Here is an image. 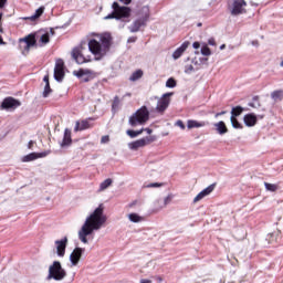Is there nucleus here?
<instances>
[{"mask_svg":"<svg viewBox=\"0 0 283 283\" xmlns=\"http://www.w3.org/2000/svg\"><path fill=\"white\" fill-rule=\"evenodd\" d=\"M104 211L105 207L101 203L94 212L86 218V221L78 231V239L83 244H87V235H92L94 231H98V229L107 222V217L104 214Z\"/></svg>","mask_w":283,"mask_h":283,"instance_id":"nucleus-1","label":"nucleus"},{"mask_svg":"<svg viewBox=\"0 0 283 283\" xmlns=\"http://www.w3.org/2000/svg\"><path fill=\"white\" fill-rule=\"evenodd\" d=\"M93 36L95 38L88 41V50L95 55L96 61H101L112 50L114 38L109 32L93 33Z\"/></svg>","mask_w":283,"mask_h":283,"instance_id":"nucleus-2","label":"nucleus"},{"mask_svg":"<svg viewBox=\"0 0 283 283\" xmlns=\"http://www.w3.org/2000/svg\"><path fill=\"white\" fill-rule=\"evenodd\" d=\"M112 8L113 12L106 15L104 19H116L118 21L120 19H129L132 17V9L129 7H120L118 2H113Z\"/></svg>","mask_w":283,"mask_h":283,"instance_id":"nucleus-3","label":"nucleus"},{"mask_svg":"<svg viewBox=\"0 0 283 283\" xmlns=\"http://www.w3.org/2000/svg\"><path fill=\"white\" fill-rule=\"evenodd\" d=\"M149 120V109L147 106H142L129 117V125L136 127L137 125H145Z\"/></svg>","mask_w":283,"mask_h":283,"instance_id":"nucleus-4","label":"nucleus"},{"mask_svg":"<svg viewBox=\"0 0 283 283\" xmlns=\"http://www.w3.org/2000/svg\"><path fill=\"white\" fill-rule=\"evenodd\" d=\"M34 45H36V35L34 33H30L19 40V50L22 52L23 56H28Z\"/></svg>","mask_w":283,"mask_h":283,"instance_id":"nucleus-5","label":"nucleus"},{"mask_svg":"<svg viewBox=\"0 0 283 283\" xmlns=\"http://www.w3.org/2000/svg\"><path fill=\"white\" fill-rule=\"evenodd\" d=\"M67 275L63 266H61V262L54 261L52 265L49 268L48 280H55L56 282H61Z\"/></svg>","mask_w":283,"mask_h":283,"instance_id":"nucleus-6","label":"nucleus"},{"mask_svg":"<svg viewBox=\"0 0 283 283\" xmlns=\"http://www.w3.org/2000/svg\"><path fill=\"white\" fill-rule=\"evenodd\" d=\"M171 96H174V93H166L158 99L156 106V112H158V114H165V111L171 103Z\"/></svg>","mask_w":283,"mask_h":283,"instance_id":"nucleus-7","label":"nucleus"},{"mask_svg":"<svg viewBox=\"0 0 283 283\" xmlns=\"http://www.w3.org/2000/svg\"><path fill=\"white\" fill-rule=\"evenodd\" d=\"M74 76L82 78L84 83H90L93 78H96V73L90 69H80L73 72Z\"/></svg>","mask_w":283,"mask_h":283,"instance_id":"nucleus-8","label":"nucleus"},{"mask_svg":"<svg viewBox=\"0 0 283 283\" xmlns=\"http://www.w3.org/2000/svg\"><path fill=\"white\" fill-rule=\"evenodd\" d=\"M54 78L57 83H61L65 78V62L62 59L55 62Z\"/></svg>","mask_w":283,"mask_h":283,"instance_id":"nucleus-9","label":"nucleus"},{"mask_svg":"<svg viewBox=\"0 0 283 283\" xmlns=\"http://www.w3.org/2000/svg\"><path fill=\"white\" fill-rule=\"evenodd\" d=\"M72 59L75 60L77 65H83V63H90V61H92V60H87V57L83 55V45L75 46L72 50Z\"/></svg>","mask_w":283,"mask_h":283,"instance_id":"nucleus-10","label":"nucleus"},{"mask_svg":"<svg viewBox=\"0 0 283 283\" xmlns=\"http://www.w3.org/2000/svg\"><path fill=\"white\" fill-rule=\"evenodd\" d=\"M145 15L143 18L137 19L133 25L130 27V32H138L143 25L147 24V21H149V9H144Z\"/></svg>","mask_w":283,"mask_h":283,"instance_id":"nucleus-11","label":"nucleus"},{"mask_svg":"<svg viewBox=\"0 0 283 283\" xmlns=\"http://www.w3.org/2000/svg\"><path fill=\"white\" fill-rule=\"evenodd\" d=\"M17 107H21V103L11 96L6 97L1 103V109H17Z\"/></svg>","mask_w":283,"mask_h":283,"instance_id":"nucleus-12","label":"nucleus"},{"mask_svg":"<svg viewBox=\"0 0 283 283\" xmlns=\"http://www.w3.org/2000/svg\"><path fill=\"white\" fill-rule=\"evenodd\" d=\"M90 120H96V118L90 117L81 122L77 120L75 123L74 132H85V129H92V127H94V124L90 123Z\"/></svg>","mask_w":283,"mask_h":283,"instance_id":"nucleus-13","label":"nucleus"},{"mask_svg":"<svg viewBox=\"0 0 283 283\" xmlns=\"http://www.w3.org/2000/svg\"><path fill=\"white\" fill-rule=\"evenodd\" d=\"M247 6V1L244 0H234L233 1V7H232V14L238 15V14H244L247 10L244 9Z\"/></svg>","mask_w":283,"mask_h":283,"instance_id":"nucleus-14","label":"nucleus"},{"mask_svg":"<svg viewBox=\"0 0 283 283\" xmlns=\"http://www.w3.org/2000/svg\"><path fill=\"white\" fill-rule=\"evenodd\" d=\"M55 247H56V253L59 258H64L65 249H67V237H64L62 240H56Z\"/></svg>","mask_w":283,"mask_h":283,"instance_id":"nucleus-15","label":"nucleus"},{"mask_svg":"<svg viewBox=\"0 0 283 283\" xmlns=\"http://www.w3.org/2000/svg\"><path fill=\"white\" fill-rule=\"evenodd\" d=\"M216 189V184H212L210 186H208L207 188H205L201 192H199L195 198H193V202H200V200H202V198H207V196H209L211 192H213Z\"/></svg>","mask_w":283,"mask_h":283,"instance_id":"nucleus-16","label":"nucleus"},{"mask_svg":"<svg viewBox=\"0 0 283 283\" xmlns=\"http://www.w3.org/2000/svg\"><path fill=\"white\" fill-rule=\"evenodd\" d=\"M83 251H85V249L75 248L73 250V252L71 253L70 260H71L73 266H76V264H78V262H81V258L83 255Z\"/></svg>","mask_w":283,"mask_h":283,"instance_id":"nucleus-17","label":"nucleus"},{"mask_svg":"<svg viewBox=\"0 0 283 283\" xmlns=\"http://www.w3.org/2000/svg\"><path fill=\"white\" fill-rule=\"evenodd\" d=\"M189 45H191V43L189 41L184 42L174 53H172V59L175 61H178V59H180V56H182L185 54V52H187V49L189 48Z\"/></svg>","mask_w":283,"mask_h":283,"instance_id":"nucleus-18","label":"nucleus"},{"mask_svg":"<svg viewBox=\"0 0 283 283\" xmlns=\"http://www.w3.org/2000/svg\"><path fill=\"white\" fill-rule=\"evenodd\" d=\"M49 153H30L22 157V163H32V160H38V158H45Z\"/></svg>","mask_w":283,"mask_h":283,"instance_id":"nucleus-19","label":"nucleus"},{"mask_svg":"<svg viewBox=\"0 0 283 283\" xmlns=\"http://www.w3.org/2000/svg\"><path fill=\"white\" fill-rule=\"evenodd\" d=\"M243 123L247 127H255V125H258V116L253 113L247 114L243 117Z\"/></svg>","mask_w":283,"mask_h":283,"instance_id":"nucleus-20","label":"nucleus"},{"mask_svg":"<svg viewBox=\"0 0 283 283\" xmlns=\"http://www.w3.org/2000/svg\"><path fill=\"white\" fill-rule=\"evenodd\" d=\"M70 145H72V130H70V128H66L64 130V137L61 147H67Z\"/></svg>","mask_w":283,"mask_h":283,"instance_id":"nucleus-21","label":"nucleus"},{"mask_svg":"<svg viewBox=\"0 0 283 283\" xmlns=\"http://www.w3.org/2000/svg\"><path fill=\"white\" fill-rule=\"evenodd\" d=\"M140 147H145V140H143V139H137L129 144V149H133L134 151H138V149H140Z\"/></svg>","mask_w":283,"mask_h":283,"instance_id":"nucleus-22","label":"nucleus"},{"mask_svg":"<svg viewBox=\"0 0 283 283\" xmlns=\"http://www.w3.org/2000/svg\"><path fill=\"white\" fill-rule=\"evenodd\" d=\"M214 127L217 128L218 134H220L221 136L229 132V128H227V124H224V122H219L214 124Z\"/></svg>","mask_w":283,"mask_h":283,"instance_id":"nucleus-23","label":"nucleus"},{"mask_svg":"<svg viewBox=\"0 0 283 283\" xmlns=\"http://www.w3.org/2000/svg\"><path fill=\"white\" fill-rule=\"evenodd\" d=\"M43 12H45V7H40L33 15L25 19H28L29 21H36V19H40V17H43Z\"/></svg>","mask_w":283,"mask_h":283,"instance_id":"nucleus-24","label":"nucleus"},{"mask_svg":"<svg viewBox=\"0 0 283 283\" xmlns=\"http://www.w3.org/2000/svg\"><path fill=\"white\" fill-rule=\"evenodd\" d=\"M143 70H137L129 76V81H132L133 83H135V81H140V78H143Z\"/></svg>","mask_w":283,"mask_h":283,"instance_id":"nucleus-25","label":"nucleus"},{"mask_svg":"<svg viewBox=\"0 0 283 283\" xmlns=\"http://www.w3.org/2000/svg\"><path fill=\"white\" fill-rule=\"evenodd\" d=\"M244 112V108L242 106H235L231 111V117L238 118L242 113Z\"/></svg>","mask_w":283,"mask_h":283,"instance_id":"nucleus-26","label":"nucleus"},{"mask_svg":"<svg viewBox=\"0 0 283 283\" xmlns=\"http://www.w3.org/2000/svg\"><path fill=\"white\" fill-rule=\"evenodd\" d=\"M113 182H114V180H112V178L104 180L99 185V191H105V189H108V187H112Z\"/></svg>","mask_w":283,"mask_h":283,"instance_id":"nucleus-27","label":"nucleus"},{"mask_svg":"<svg viewBox=\"0 0 283 283\" xmlns=\"http://www.w3.org/2000/svg\"><path fill=\"white\" fill-rule=\"evenodd\" d=\"M195 127H205V124L197 120H188V129H193Z\"/></svg>","mask_w":283,"mask_h":283,"instance_id":"nucleus-28","label":"nucleus"},{"mask_svg":"<svg viewBox=\"0 0 283 283\" xmlns=\"http://www.w3.org/2000/svg\"><path fill=\"white\" fill-rule=\"evenodd\" d=\"M143 132H145V129H139V130H132V129H128L126 132L127 136H129L130 138H136V136H140V134H143Z\"/></svg>","mask_w":283,"mask_h":283,"instance_id":"nucleus-29","label":"nucleus"},{"mask_svg":"<svg viewBox=\"0 0 283 283\" xmlns=\"http://www.w3.org/2000/svg\"><path fill=\"white\" fill-rule=\"evenodd\" d=\"M231 125L234 127V129H243L244 126L240 124L237 117H230Z\"/></svg>","mask_w":283,"mask_h":283,"instance_id":"nucleus-30","label":"nucleus"},{"mask_svg":"<svg viewBox=\"0 0 283 283\" xmlns=\"http://www.w3.org/2000/svg\"><path fill=\"white\" fill-rule=\"evenodd\" d=\"M264 187L266 189V191H272L275 192L277 191V189H280V187L275 184H269V182H264Z\"/></svg>","mask_w":283,"mask_h":283,"instance_id":"nucleus-31","label":"nucleus"},{"mask_svg":"<svg viewBox=\"0 0 283 283\" xmlns=\"http://www.w3.org/2000/svg\"><path fill=\"white\" fill-rule=\"evenodd\" d=\"M128 219L130 222H143V217L138 216L137 213L128 214Z\"/></svg>","mask_w":283,"mask_h":283,"instance_id":"nucleus-32","label":"nucleus"},{"mask_svg":"<svg viewBox=\"0 0 283 283\" xmlns=\"http://www.w3.org/2000/svg\"><path fill=\"white\" fill-rule=\"evenodd\" d=\"M40 42L42 45H48L50 43V33H44L40 36Z\"/></svg>","mask_w":283,"mask_h":283,"instance_id":"nucleus-33","label":"nucleus"},{"mask_svg":"<svg viewBox=\"0 0 283 283\" xmlns=\"http://www.w3.org/2000/svg\"><path fill=\"white\" fill-rule=\"evenodd\" d=\"M272 98L273 101L277 102V101H282L283 98V92L282 91H274L272 93Z\"/></svg>","mask_w":283,"mask_h":283,"instance_id":"nucleus-34","label":"nucleus"},{"mask_svg":"<svg viewBox=\"0 0 283 283\" xmlns=\"http://www.w3.org/2000/svg\"><path fill=\"white\" fill-rule=\"evenodd\" d=\"M142 140L145 142V147H147V145H151V143H156V136H147L142 138Z\"/></svg>","mask_w":283,"mask_h":283,"instance_id":"nucleus-35","label":"nucleus"},{"mask_svg":"<svg viewBox=\"0 0 283 283\" xmlns=\"http://www.w3.org/2000/svg\"><path fill=\"white\" fill-rule=\"evenodd\" d=\"M176 85H178V83L176 82V78H174V77L168 78L166 82V87L174 88V87H176Z\"/></svg>","mask_w":283,"mask_h":283,"instance_id":"nucleus-36","label":"nucleus"},{"mask_svg":"<svg viewBox=\"0 0 283 283\" xmlns=\"http://www.w3.org/2000/svg\"><path fill=\"white\" fill-rule=\"evenodd\" d=\"M52 94V88L50 87V84H45L44 91H43V97L48 98Z\"/></svg>","mask_w":283,"mask_h":283,"instance_id":"nucleus-37","label":"nucleus"},{"mask_svg":"<svg viewBox=\"0 0 283 283\" xmlns=\"http://www.w3.org/2000/svg\"><path fill=\"white\" fill-rule=\"evenodd\" d=\"M201 54L203 56H211V49H209V46L205 45L201 48Z\"/></svg>","mask_w":283,"mask_h":283,"instance_id":"nucleus-38","label":"nucleus"},{"mask_svg":"<svg viewBox=\"0 0 283 283\" xmlns=\"http://www.w3.org/2000/svg\"><path fill=\"white\" fill-rule=\"evenodd\" d=\"M193 65H191V64H188V65H186L185 66V73L186 74H191V72H193Z\"/></svg>","mask_w":283,"mask_h":283,"instance_id":"nucleus-39","label":"nucleus"},{"mask_svg":"<svg viewBox=\"0 0 283 283\" xmlns=\"http://www.w3.org/2000/svg\"><path fill=\"white\" fill-rule=\"evenodd\" d=\"M158 187H163V184H159V182H153V184H149L147 186L148 189H151V188H158Z\"/></svg>","mask_w":283,"mask_h":283,"instance_id":"nucleus-40","label":"nucleus"},{"mask_svg":"<svg viewBox=\"0 0 283 283\" xmlns=\"http://www.w3.org/2000/svg\"><path fill=\"white\" fill-rule=\"evenodd\" d=\"M108 142H109V135H104V136H102L101 143H102L103 145L107 144Z\"/></svg>","mask_w":283,"mask_h":283,"instance_id":"nucleus-41","label":"nucleus"},{"mask_svg":"<svg viewBox=\"0 0 283 283\" xmlns=\"http://www.w3.org/2000/svg\"><path fill=\"white\" fill-rule=\"evenodd\" d=\"M172 200V197L171 196H168L164 199V206L167 207V205H169V202H171Z\"/></svg>","mask_w":283,"mask_h":283,"instance_id":"nucleus-42","label":"nucleus"},{"mask_svg":"<svg viewBox=\"0 0 283 283\" xmlns=\"http://www.w3.org/2000/svg\"><path fill=\"white\" fill-rule=\"evenodd\" d=\"M118 103H119V101H118V95H116V96H115V99H114V102H113V109H115V107H118Z\"/></svg>","mask_w":283,"mask_h":283,"instance_id":"nucleus-43","label":"nucleus"},{"mask_svg":"<svg viewBox=\"0 0 283 283\" xmlns=\"http://www.w3.org/2000/svg\"><path fill=\"white\" fill-rule=\"evenodd\" d=\"M176 125L177 127H180V129H185V123L182 120H177Z\"/></svg>","mask_w":283,"mask_h":283,"instance_id":"nucleus-44","label":"nucleus"},{"mask_svg":"<svg viewBox=\"0 0 283 283\" xmlns=\"http://www.w3.org/2000/svg\"><path fill=\"white\" fill-rule=\"evenodd\" d=\"M137 40H138L137 36H130L128 38V43H136Z\"/></svg>","mask_w":283,"mask_h":283,"instance_id":"nucleus-45","label":"nucleus"},{"mask_svg":"<svg viewBox=\"0 0 283 283\" xmlns=\"http://www.w3.org/2000/svg\"><path fill=\"white\" fill-rule=\"evenodd\" d=\"M43 81H44V83H45V85H50V75H45L44 77H43Z\"/></svg>","mask_w":283,"mask_h":283,"instance_id":"nucleus-46","label":"nucleus"},{"mask_svg":"<svg viewBox=\"0 0 283 283\" xmlns=\"http://www.w3.org/2000/svg\"><path fill=\"white\" fill-rule=\"evenodd\" d=\"M192 48H193L195 50H199V48H200V42H193Z\"/></svg>","mask_w":283,"mask_h":283,"instance_id":"nucleus-47","label":"nucleus"},{"mask_svg":"<svg viewBox=\"0 0 283 283\" xmlns=\"http://www.w3.org/2000/svg\"><path fill=\"white\" fill-rule=\"evenodd\" d=\"M224 114H227V111H222L220 113H217L214 116H216V118H218L219 116H224Z\"/></svg>","mask_w":283,"mask_h":283,"instance_id":"nucleus-48","label":"nucleus"},{"mask_svg":"<svg viewBox=\"0 0 283 283\" xmlns=\"http://www.w3.org/2000/svg\"><path fill=\"white\" fill-rule=\"evenodd\" d=\"M6 3H8V0H0V9L4 8Z\"/></svg>","mask_w":283,"mask_h":283,"instance_id":"nucleus-49","label":"nucleus"},{"mask_svg":"<svg viewBox=\"0 0 283 283\" xmlns=\"http://www.w3.org/2000/svg\"><path fill=\"white\" fill-rule=\"evenodd\" d=\"M1 19H3V13H0V32L3 33V27L1 25Z\"/></svg>","mask_w":283,"mask_h":283,"instance_id":"nucleus-50","label":"nucleus"},{"mask_svg":"<svg viewBox=\"0 0 283 283\" xmlns=\"http://www.w3.org/2000/svg\"><path fill=\"white\" fill-rule=\"evenodd\" d=\"M119 1L125 6H129V3H132V0H119Z\"/></svg>","mask_w":283,"mask_h":283,"instance_id":"nucleus-51","label":"nucleus"},{"mask_svg":"<svg viewBox=\"0 0 283 283\" xmlns=\"http://www.w3.org/2000/svg\"><path fill=\"white\" fill-rule=\"evenodd\" d=\"M28 147H29L30 149H32V147H34V142H33V140H30L29 144H28Z\"/></svg>","mask_w":283,"mask_h":283,"instance_id":"nucleus-52","label":"nucleus"},{"mask_svg":"<svg viewBox=\"0 0 283 283\" xmlns=\"http://www.w3.org/2000/svg\"><path fill=\"white\" fill-rule=\"evenodd\" d=\"M140 283H151V280H147V279H142Z\"/></svg>","mask_w":283,"mask_h":283,"instance_id":"nucleus-53","label":"nucleus"},{"mask_svg":"<svg viewBox=\"0 0 283 283\" xmlns=\"http://www.w3.org/2000/svg\"><path fill=\"white\" fill-rule=\"evenodd\" d=\"M50 34H51V36H54L55 31H54V29H53V28H51V29H50Z\"/></svg>","mask_w":283,"mask_h":283,"instance_id":"nucleus-54","label":"nucleus"},{"mask_svg":"<svg viewBox=\"0 0 283 283\" xmlns=\"http://www.w3.org/2000/svg\"><path fill=\"white\" fill-rule=\"evenodd\" d=\"M0 45H6V42H3V38L0 35Z\"/></svg>","mask_w":283,"mask_h":283,"instance_id":"nucleus-55","label":"nucleus"},{"mask_svg":"<svg viewBox=\"0 0 283 283\" xmlns=\"http://www.w3.org/2000/svg\"><path fill=\"white\" fill-rule=\"evenodd\" d=\"M144 132H147V134H151V128H145Z\"/></svg>","mask_w":283,"mask_h":283,"instance_id":"nucleus-56","label":"nucleus"},{"mask_svg":"<svg viewBox=\"0 0 283 283\" xmlns=\"http://www.w3.org/2000/svg\"><path fill=\"white\" fill-rule=\"evenodd\" d=\"M253 101H260V96L255 95V96L253 97Z\"/></svg>","mask_w":283,"mask_h":283,"instance_id":"nucleus-57","label":"nucleus"},{"mask_svg":"<svg viewBox=\"0 0 283 283\" xmlns=\"http://www.w3.org/2000/svg\"><path fill=\"white\" fill-rule=\"evenodd\" d=\"M224 48H227V45H226V44H222V45L220 46V50H224Z\"/></svg>","mask_w":283,"mask_h":283,"instance_id":"nucleus-58","label":"nucleus"},{"mask_svg":"<svg viewBox=\"0 0 283 283\" xmlns=\"http://www.w3.org/2000/svg\"><path fill=\"white\" fill-rule=\"evenodd\" d=\"M281 67H283V61L281 62Z\"/></svg>","mask_w":283,"mask_h":283,"instance_id":"nucleus-59","label":"nucleus"}]
</instances>
